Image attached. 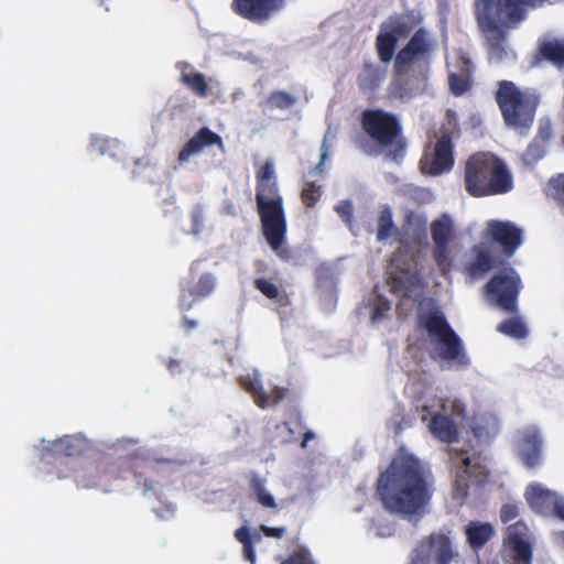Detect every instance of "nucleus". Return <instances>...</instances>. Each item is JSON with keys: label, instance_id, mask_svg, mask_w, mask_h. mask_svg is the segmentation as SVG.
Returning <instances> with one entry per match:
<instances>
[{"label": "nucleus", "instance_id": "obj_1", "mask_svg": "<svg viewBox=\"0 0 564 564\" xmlns=\"http://www.w3.org/2000/svg\"><path fill=\"white\" fill-rule=\"evenodd\" d=\"M397 45L395 34L382 30L378 33L376 50L380 62L387 64L394 57L392 93L401 99L411 98L429 79L436 43L426 29L420 28L395 54Z\"/></svg>", "mask_w": 564, "mask_h": 564}, {"label": "nucleus", "instance_id": "obj_2", "mask_svg": "<svg viewBox=\"0 0 564 564\" xmlns=\"http://www.w3.org/2000/svg\"><path fill=\"white\" fill-rule=\"evenodd\" d=\"M376 494L388 512L414 516L430 503L433 490L422 462L413 455L400 454L379 475Z\"/></svg>", "mask_w": 564, "mask_h": 564}, {"label": "nucleus", "instance_id": "obj_3", "mask_svg": "<svg viewBox=\"0 0 564 564\" xmlns=\"http://www.w3.org/2000/svg\"><path fill=\"white\" fill-rule=\"evenodd\" d=\"M546 2L549 0H475L474 15L489 62L500 63L508 57L509 31L518 29L531 10Z\"/></svg>", "mask_w": 564, "mask_h": 564}, {"label": "nucleus", "instance_id": "obj_4", "mask_svg": "<svg viewBox=\"0 0 564 564\" xmlns=\"http://www.w3.org/2000/svg\"><path fill=\"white\" fill-rule=\"evenodd\" d=\"M464 185L473 197L495 196L510 192L513 177L503 160L490 152H477L465 162Z\"/></svg>", "mask_w": 564, "mask_h": 564}, {"label": "nucleus", "instance_id": "obj_5", "mask_svg": "<svg viewBox=\"0 0 564 564\" xmlns=\"http://www.w3.org/2000/svg\"><path fill=\"white\" fill-rule=\"evenodd\" d=\"M417 327L424 329L435 344V349L431 352L434 360L446 361L451 367L456 368H467L470 365L462 338L438 307L419 313Z\"/></svg>", "mask_w": 564, "mask_h": 564}, {"label": "nucleus", "instance_id": "obj_6", "mask_svg": "<svg viewBox=\"0 0 564 564\" xmlns=\"http://www.w3.org/2000/svg\"><path fill=\"white\" fill-rule=\"evenodd\" d=\"M495 97L508 127L522 129L532 124L539 105L534 93L520 89L513 82L501 80Z\"/></svg>", "mask_w": 564, "mask_h": 564}, {"label": "nucleus", "instance_id": "obj_7", "mask_svg": "<svg viewBox=\"0 0 564 564\" xmlns=\"http://www.w3.org/2000/svg\"><path fill=\"white\" fill-rule=\"evenodd\" d=\"M148 468L147 459L137 452L117 459H100L98 460L99 481L100 485H108L116 480L127 479L132 475L137 485L142 486L143 494L147 495L154 489L153 481L143 478Z\"/></svg>", "mask_w": 564, "mask_h": 564}, {"label": "nucleus", "instance_id": "obj_8", "mask_svg": "<svg viewBox=\"0 0 564 564\" xmlns=\"http://www.w3.org/2000/svg\"><path fill=\"white\" fill-rule=\"evenodd\" d=\"M449 457L455 473L454 489L458 497H467L470 484L482 485L488 480L489 471L480 454L453 448Z\"/></svg>", "mask_w": 564, "mask_h": 564}, {"label": "nucleus", "instance_id": "obj_9", "mask_svg": "<svg viewBox=\"0 0 564 564\" xmlns=\"http://www.w3.org/2000/svg\"><path fill=\"white\" fill-rule=\"evenodd\" d=\"M361 127L377 144L387 148L398 143L400 150H404V143L399 141L402 127L394 113L383 109H366L361 113Z\"/></svg>", "mask_w": 564, "mask_h": 564}, {"label": "nucleus", "instance_id": "obj_10", "mask_svg": "<svg viewBox=\"0 0 564 564\" xmlns=\"http://www.w3.org/2000/svg\"><path fill=\"white\" fill-rule=\"evenodd\" d=\"M487 299L501 310L516 313L518 311V297L522 289L519 273L511 267L494 274L485 285Z\"/></svg>", "mask_w": 564, "mask_h": 564}, {"label": "nucleus", "instance_id": "obj_11", "mask_svg": "<svg viewBox=\"0 0 564 564\" xmlns=\"http://www.w3.org/2000/svg\"><path fill=\"white\" fill-rule=\"evenodd\" d=\"M430 230L434 243L433 260L442 275H447L452 271L454 262L449 246L456 236L454 220L448 214H442L431 223Z\"/></svg>", "mask_w": 564, "mask_h": 564}, {"label": "nucleus", "instance_id": "obj_12", "mask_svg": "<svg viewBox=\"0 0 564 564\" xmlns=\"http://www.w3.org/2000/svg\"><path fill=\"white\" fill-rule=\"evenodd\" d=\"M256 202L261 226L269 230L282 227L285 220L283 198L279 194L276 182L258 183L256 186Z\"/></svg>", "mask_w": 564, "mask_h": 564}, {"label": "nucleus", "instance_id": "obj_13", "mask_svg": "<svg viewBox=\"0 0 564 564\" xmlns=\"http://www.w3.org/2000/svg\"><path fill=\"white\" fill-rule=\"evenodd\" d=\"M454 164V143L448 132L442 133L433 145L427 147L420 160L422 173L431 176L448 173Z\"/></svg>", "mask_w": 564, "mask_h": 564}, {"label": "nucleus", "instance_id": "obj_14", "mask_svg": "<svg viewBox=\"0 0 564 564\" xmlns=\"http://www.w3.org/2000/svg\"><path fill=\"white\" fill-rule=\"evenodd\" d=\"M289 0H232V12L252 24L264 25L276 18Z\"/></svg>", "mask_w": 564, "mask_h": 564}, {"label": "nucleus", "instance_id": "obj_15", "mask_svg": "<svg viewBox=\"0 0 564 564\" xmlns=\"http://www.w3.org/2000/svg\"><path fill=\"white\" fill-rule=\"evenodd\" d=\"M85 440L76 435H65L48 443L41 452V459L48 465H68L69 459L85 451Z\"/></svg>", "mask_w": 564, "mask_h": 564}, {"label": "nucleus", "instance_id": "obj_16", "mask_svg": "<svg viewBox=\"0 0 564 564\" xmlns=\"http://www.w3.org/2000/svg\"><path fill=\"white\" fill-rule=\"evenodd\" d=\"M486 232L491 241L501 247L507 257L513 256L523 241L522 229L508 220H489Z\"/></svg>", "mask_w": 564, "mask_h": 564}, {"label": "nucleus", "instance_id": "obj_17", "mask_svg": "<svg viewBox=\"0 0 564 564\" xmlns=\"http://www.w3.org/2000/svg\"><path fill=\"white\" fill-rule=\"evenodd\" d=\"M527 533L528 528L523 522L508 527L506 545L512 551V564H532V546Z\"/></svg>", "mask_w": 564, "mask_h": 564}, {"label": "nucleus", "instance_id": "obj_18", "mask_svg": "<svg viewBox=\"0 0 564 564\" xmlns=\"http://www.w3.org/2000/svg\"><path fill=\"white\" fill-rule=\"evenodd\" d=\"M217 145L224 149V141L219 134L212 131L208 127H202L181 149L177 154V161L182 164L187 162L193 155L200 153L205 148Z\"/></svg>", "mask_w": 564, "mask_h": 564}, {"label": "nucleus", "instance_id": "obj_19", "mask_svg": "<svg viewBox=\"0 0 564 564\" xmlns=\"http://www.w3.org/2000/svg\"><path fill=\"white\" fill-rule=\"evenodd\" d=\"M542 437L540 432L530 427L522 432L518 443V456L527 468H535L541 464Z\"/></svg>", "mask_w": 564, "mask_h": 564}, {"label": "nucleus", "instance_id": "obj_20", "mask_svg": "<svg viewBox=\"0 0 564 564\" xmlns=\"http://www.w3.org/2000/svg\"><path fill=\"white\" fill-rule=\"evenodd\" d=\"M216 288V278L213 273H203L195 285L182 288L178 307L183 312L189 311L194 303L209 296Z\"/></svg>", "mask_w": 564, "mask_h": 564}, {"label": "nucleus", "instance_id": "obj_21", "mask_svg": "<svg viewBox=\"0 0 564 564\" xmlns=\"http://www.w3.org/2000/svg\"><path fill=\"white\" fill-rule=\"evenodd\" d=\"M176 68L180 70V83L199 98L208 97L210 88L206 76L195 70L188 62H178Z\"/></svg>", "mask_w": 564, "mask_h": 564}, {"label": "nucleus", "instance_id": "obj_22", "mask_svg": "<svg viewBox=\"0 0 564 564\" xmlns=\"http://www.w3.org/2000/svg\"><path fill=\"white\" fill-rule=\"evenodd\" d=\"M459 73H451L448 85L451 93L458 97L466 94L471 88L474 65L468 56L460 54L458 57Z\"/></svg>", "mask_w": 564, "mask_h": 564}, {"label": "nucleus", "instance_id": "obj_23", "mask_svg": "<svg viewBox=\"0 0 564 564\" xmlns=\"http://www.w3.org/2000/svg\"><path fill=\"white\" fill-rule=\"evenodd\" d=\"M525 499L530 507L541 514L553 512L558 501L554 492L542 488L539 484H532L527 488Z\"/></svg>", "mask_w": 564, "mask_h": 564}, {"label": "nucleus", "instance_id": "obj_24", "mask_svg": "<svg viewBox=\"0 0 564 564\" xmlns=\"http://www.w3.org/2000/svg\"><path fill=\"white\" fill-rule=\"evenodd\" d=\"M429 546L436 564H451L453 558L458 556L449 536L444 533H432L429 536Z\"/></svg>", "mask_w": 564, "mask_h": 564}, {"label": "nucleus", "instance_id": "obj_25", "mask_svg": "<svg viewBox=\"0 0 564 564\" xmlns=\"http://www.w3.org/2000/svg\"><path fill=\"white\" fill-rule=\"evenodd\" d=\"M466 540L474 551L481 550L495 534L488 522L470 521L465 528Z\"/></svg>", "mask_w": 564, "mask_h": 564}, {"label": "nucleus", "instance_id": "obj_26", "mask_svg": "<svg viewBox=\"0 0 564 564\" xmlns=\"http://www.w3.org/2000/svg\"><path fill=\"white\" fill-rule=\"evenodd\" d=\"M473 251L474 258L467 263L465 271L471 279H479L495 267V258L488 249L479 246L474 247Z\"/></svg>", "mask_w": 564, "mask_h": 564}, {"label": "nucleus", "instance_id": "obj_27", "mask_svg": "<svg viewBox=\"0 0 564 564\" xmlns=\"http://www.w3.org/2000/svg\"><path fill=\"white\" fill-rule=\"evenodd\" d=\"M430 432L444 443H453L458 437V430L454 421L443 414H434L429 424Z\"/></svg>", "mask_w": 564, "mask_h": 564}, {"label": "nucleus", "instance_id": "obj_28", "mask_svg": "<svg viewBox=\"0 0 564 564\" xmlns=\"http://www.w3.org/2000/svg\"><path fill=\"white\" fill-rule=\"evenodd\" d=\"M386 78V70L366 62L357 77L358 87L364 93H373Z\"/></svg>", "mask_w": 564, "mask_h": 564}, {"label": "nucleus", "instance_id": "obj_29", "mask_svg": "<svg viewBox=\"0 0 564 564\" xmlns=\"http://www.w3.org/2000/svg\"><path fill=\"white\" fill-rule=\"evenodd\" d=\"M98 460L78 463L73 467V478L78 488L90 489L100 486Z\"/></svg>", "mask_w": 564, "mask_h": 564}, {"label": "nucleus", "instance_id": "obj_30", "mask_svg": "<svg viewBox=\"0 0 564 564\" xmlns=\"http://www.w3.org/2000/svg\"><path fill=\"white\" fill-rule=\"evenodd\" d=\"M263 236L269 243L270 248L283 261H290L293 253L290 247L284 246L286 234V219L283 220L282 227H276L275 230H269L267 226H262Z\"/></svg>", "mask_w": 564, "mask_h": 564}, {"label": "nucleus", "instance_id": "obj_31", "mask_svg": "<svg viewBox=\"0 0 564 564\" xmlns=\"http://www.w3.org/2000/svg\"><path fill=\"white\" fill-rule=\"evenodd\" d=\"M422 286L417 274L402 271L391 278V291L402 299L412 297L413 293Z\"/></svg>", "mask_w": 564, "mask_h": 564}, {"label": "nucleus", "instance_id": "obj_32", "mask_svg": "<svg viewBox=\"0 0 564 564\" xmlns=\"http://www.w3.org/2000/svg\"><path fill=\"white\" fill-rule=\"evenodd\" d=\"M239 383L252 395L254 403L259 408H268L267 392L263 390L262 381L257 373L241 376L239 378Z\"/></svg>", "mask_w": 564, "mask_h": 564}, {"label": "nucleus", "instance_id": "obj_33", "mask_svg": "<svg viewBox=\"0 0 564 564\" xmlns=\"http://www.w3.org/2000/svg\"><path fill=\"white\" fill-rule=\"evenodd\" d=\"M297 98L281 89L272 90L261 104L263 110H289L295 106Z\"/></svg>", "mask_w": 564, "mask_h": 564}, {"label": "nucleus", "instance_id": "obj_34", "mask_svg": "<svg viewBox=\"0 0 564 564\" xmlns=\"http://www.w3.org/2000/svg\"><path fill=\"white\" fill-rule=\"evenodd\" d=\"M539 53L542 58L557 67H564V41L550 40L544 41L539 46Z\"/></svg>", "mask_w": 564, "mask_h": 564}, {"label": "nucleus", "instance_id": "obj_35", "mask_svg": "<svg viewBox=\"0 0 564 564\" xmlns=\"http://www.w3.org/2000/svg\"><path fill=\"white\" fill-rule=\"evenodd\" d=\"M250 488L258 503L263 508L273 509L276 507L274 497L265 489V480L258 474H251Z\"/></svg>", "mask_w": 564, "mask_h": 564}, {"label": "nucleus", "instance_id": "obj_36", "mask_svg": "<svg viewBox=\"0 0 564 564\" xmlns=\"http://www.w3.org/2000/svg\"><path fill=\"white\" fill-rule=\"evenodd\" d=\"M235 538L242 544L243 557L251 564H254L256 551L253 543L261 541L260 534L257 533L252 536L250 529L246 525H242L235 531Z\"/></svg>", "mask_w": 564, "mask_h": 564}, {"label": "nucleus", "instance_id": "obj_37", "mask_svg": "<svg viewBox=\"0 0 564 564\" xmlns=\"http://www.w3.org/2000/svg\"><path fill=\"white\" fill-rule=\"evenodd\" d=\"M497 329L507 336L523 339L528 336V328L525 324L520 318H508L501 322Z\"/></svg>", "mask_w": 564, "mask_h": 564}, {"label": "nucleus", "instance_id": "obj_38", "mask_svg": "<svg viewBox=\"0 0 564 564\" xmlns=\"http://www.w3.org/2000/svg\"><path fill=\"white\" fill-rule=\"evenodd\" d=\"M304 429L302 416L300 413L293 415L290 422H282L276 424L275 430L284 434L282 443H291L296 440V434Z\"/></svg>", "mask_w": 564, "mask_h": 564}, {"label": "nucleus", "instance_id": "obj_39", "mask_svg": "<svg viewBox=\"0 0 564 564\" xmlns=\"http://www.w3.org/2000/svg\"><path fill=\"white\" fill-rule=\"evenodd\" d=\"M394 228L395 226L390 208L386 207L381 209L378 218L377 240H387L392 235Z\"/></svg>", "mask_w": 564, "mask_h": 564}, {"label": "nucleus", "instance_id": "obj_40", "mask_svg": "<svg viewBox=\"0 0 564 564\" xmlns=\"http://www.w3.org/2000/svg\"><path fill=\"white\" fill-rule=\"evenodd\" d=\"M322 196V186L317 185L315 182H305L304 187L301 193L302 203L311 208L315 206V204L319 200Z\"/></svg>", "mask_w": 564, "mask_h": 564}, {"label": "nucleus", "instance_id": "obj_41", "mask_svg": "<svg viewBox=\"0 0 564 564\" xmlns=\"http://www.w3.org/2000/svg\"><path fill=\"white\" fill-rule=\"evenodd\" d=\"M549 188L551 191L552 198L558 206L564 207V173H560L556 176L551 177L549 181Z\"/></svg>", "mask_w": 564, "mask_h": 564}, {"label": "nucleus", "instance_id": "obj_42", "mask_svg": "<svg viewBox=\"0 0 564 564\" xmlns=\"http://www.w3.org/2000/svg\"><path fill=\"white\" fill-rule=\"evenodd\" d=\"M253 286L269 300H278L280 296V289L278 285L267 279H254Z\"/></svg>", "mask_w": 564, "mask_h": 564}, {"label": "nucleus", "instance_id": "obj_43", "mask_svg": "<svg viewBox=\"0 0 564 564\" xmlns=\"http://www.w3.org/2000/svg\"><path fill=\"white\" fill-rule=\"evenodd\" d=\"M545 147L546 144L539 142V140H533L525 150V161L529 163H536L545 155Z\"/></svg>", "mask_w": 564, "mask_h": 564}, {"label": "nucleus", "instance_id": "obj_44", "mask_svg": "<svg viewBox=\"0 0 564 564\" xmlns=\"http://www.w3.org/2000/svg\"><path fill=\"white\" fill-rule=\"evenodd\" d=\"M257 184L258 183H268V182H276L274 177V166L271 162H265L261 165V167L257 171Z\"/></svg>", "mask_w": 564, "mask_h": 564}, {"label": "nucleus", "instance_id": "obj_45", "mask_svg": "<svg viewBox=\"0 0 564 564\" xmlns=\"http://www.w3.org/2000/svg\"><path fill=\"white\" fill-rule=\"evenodd\" d=\"M410 30L411 28L408 22L400 18H395L391 21L390 31H388V33L395 34L397 40H399L400 36H406L410 33Z\"/></svg>", "mask_w": 564, "mask_h": 564}, {"label": "nucleus", "instance_id": "obj_46", "mask_svg": "<svg viewBox=\"0 0 564 564\" xmlns=\"http://www.w3.org/2000/svg\"><path fill=\"white\" fill-rule=\"evenodd\" d=\"M335 210L338 216L347 224L351 225L352 220V204L349 200H341L335 206Z\"/></svg>", "mask_w": 564, "mask_h": 564}, {"label": "nucleus", "instance_id": "obj_47", "mask_svg": "<svg viewBox=\"0 0 564 564\" xmlns=\"http://www.w3.org/2000/svg\"><path fill=\"white\" fill-rule=\"evenodd\" d=\"M519 516V509L516 505L506 503L500 510V519L503 523H508Z\"/></svg>", "mask_w": 564, "mask_h": 564}, {"label": "nucleus", "instance_id": "obj_48", "mask_svg": "<svg viewBox=\"0 0 564 564\" xmlns=\"http://www.w3.org/2000/svg\"><path fill=\"white\" fill-rule=\"evenodd\" d=\"M391 305L387 300H379L376 304L372 313V321H379L387 316V313L390 311Z\"/></svg>", "mask_w": 564, "mask_h": 564}, {"label": "nucleus", "instance_id": "obj_49", "mask_svg": "<svg viewBox=\"0 0 564 564\" xmlns=\"http://www.w3.org/2000/svg\"><path fill=\"white\" fill-rule=\"evenodd\" d=\"M285 393V388L274 387L269 393H267L268 406L280 403L284 399Z\"/></svg>", "mask_w": 564, "mask_h": 564}, {"label": "nucleus", "instance_id": "obj_50", "mask_svg": "<svg viewBox=\"0 0 564 564\" xmlns=\"http://www.w3.org/2000/svg\"><path fill=\"white\" fill-rule=\"evenodd\" d=\"M281 564H313L311 557L302 552H295Z\"/></svg>", "mask_w": 564, "mask_h": 564}, {"label": "nucleus", "instance_id": "obj_51", "mask_svg": "<svg viewBox=\"0 0 564 564\" xmlns=\"http://www.w3.org/2000/svg\"><path fill=\"white\" fill-rule=\"evenodd\" d=\"M260 530L268 538L281 539L285 534L284 527H268L265 524H261Z\"/></svg>", "mask_w": 564, "mask_h": 564}, {"label": "nucleus", "instance_id": "obj_52", "mask_svg": "<svg viewBox=\"0 0 564 564\" xmlns=\"http://www.w3.org/2000/svg\"><path fill=\"white\" fill-rule=\"evenodd\" d=\"M327 155H328V148H327V144H326V140L323 141L322 143V153H321V160L310 171V173H313V172H317V173H323L324 171V162L325 160L327 159Z\"/></svg>", "mask_w": 564, "mask_h": 564}, {"label": "nucleus", "instance_id": "obj_53", "mask_svg": "<svg viewBox=\"0 0 564 564\" xmlns=\"http://www.w3.org/2000/svg\"><path fill=\"white\" fill-rule=\"evenodd\" d=\"M552 135V129L550 124L541 126L538 132V135L534 138V140H539V142H542L543 144H546Z\"/></svg>", "mask_w": 564, "mask_h": 564}, {"label": "nucleus", "instance_id": "obj_54", "mask_svg": "<svg viewBox=\"0 0 564 564\" xmlns=\"http://www.w3.org/2000/svg\"><path fill=\"white\" fill-rule=\"evenodd\" d=\"M553 513L560 518L561 520L564 521V501H561L558 500L554 510H553Z\"/></svg>", "mask_w": 564, "mask_h": 564}, {"label": "nucleus", "instance_id": "obj_55", "mask_svg": "<svg viewBox=\"0 0 564 564\" xmlns=\"http://www.w3.org/2000/svg\"><path fill=\"white\" fill-rule=\"evenodd\" d=\"M107 143H108V141H107V140H105V139H101V138H95V139H94V142H93V145H94L95 148H97L101 154H104V153H105V145H106Z\"/></svg>", "mask_w": 564, "mask_h": 564}, {"label": "nucleus", "instance_id": "obj_56", "mask_svg": "<svg viewBox=\"0 0 564 564\" xmlns=\"http://www.w3.org/2000/svg\"><path fill=\"white\" fill-rule=\"evenodd\" d=\"M197 326V322L188 318L187 316L183 317V327L187 330L194 329Z\"/></svg>", "mask_w": 564, "mask_h": 564}, {"label": "nucleus", "instance_id": "obj_57", "mask_svg": "<svg viewBox=\"0 0 564 564\" xmlns=\"http://www.w3.org/2000/svg\"><path fill=\"white\" fill-rule=\"evenodd\" d=\"M315 437V434L312 432V431H306L304 434H303V441L301 443V446L304 448L306 447L307 445V442L313 440Z\"/></svg>", "mask_w": 564, "mask_h": 564}, {"label": "nucleus", "instance_id": "obj_58", "mask_svg": "<svg viewBox=\"0 0 564 564\" xmlns=\"http://www.w3.org/2000/svg\"><path fill=\"white\" fill-rule=\"evenodd\" d=\"M256 267H257V271H258V272H263V271H264V269H265V263H264L263 261H258V262L256 263Z\"/></svg>", "mask_w": 564, "mask_h": 564}, {"label": "nucleus", "instance_id": "obj_59", "mask_svg": "<svg viewBox=\"0 0 564 564\" xmlns=\"http://www.w3.org/2000/svg\"><path fill=\"white\" fill-rule=\"evenodd\" d=\"M197 261H194L191 265V271H193L195 269V265H196Z\"/></svg>", "mask_w": 564, "mask_h": 564}, {"label": "nucleus", "instance_id": "obj_60", "mask_svg": "<svg viewBox=\"0 0 564 564\" xmlns=\"http://www.w3.org/2000/svg\"><path fill=\"white\" fill-rule=\"evenodd\" d=\"M562 141H563V143H564V135L562 137Z\"/></svg>", "mask_w": 564, "mask_h": 564}]
</instances>
